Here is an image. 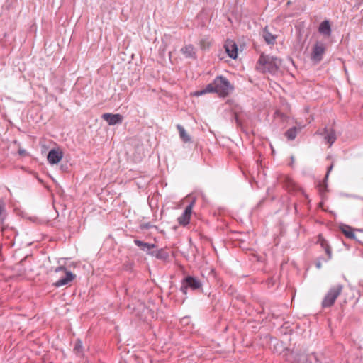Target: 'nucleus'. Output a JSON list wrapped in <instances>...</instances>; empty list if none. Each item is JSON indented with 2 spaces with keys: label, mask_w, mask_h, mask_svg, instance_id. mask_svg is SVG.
Listing matches in <instances>:
<instances>
[{
  "label": "nucleus",
  "mask_w": 363,
  "mask_h": 363,
  "mask_svg": "<svg viewBox=\"0 0 363 363\" xmlns=\"http://www.w3.org/2000/svg\"><path fill=\"white\" fill-rule=\"evenodd\" d=\"M281 64V59L262 52L257 60L256 69L262 73L267 72L272 74H276L279 69Z\"/></svg>",
  "instance_id": "obj_1"
},
{
  "label": "nucleus",
  "mask_w": 363,
  "mask_h": 363,
  "mask_svg": "<svg viewBox=\"0 0 363 363\" xmlns=\"http://www.w3.org/2000/svg\"><path fill=\"white\" fill-rule=\"evenodd\" d=\"M344 285L342 284H336L331 286L322 301V308L332 307L335 304L337 298L342 293Z\"/></svg>",
  "instance_id": "obj_2"
},
{
  "label": "nucleus",
  "mask_w": 363,
  "mask_h": 363,
  "mask_svg": "<svg viewBox=\"0 0 363 363\" xmlns=\"http://www.w3.org/2000/svg\"><path fill=\"white\" fill-rule=\"evenodd\" d=\"M214 84L217 89V94L220 97L228 96L234 90V86L222 75L217 76L214 79Z\"/></svg>",
  "instance_id": "obj_3"
},
{
  "label": "nucleus",
  "mask_w": 363,
  "mask_h": 363,
  "mask_svg": "<svg viewBox=\"0 0 363 363\" xmlns=\"http://www.w3.org/2000/svg\"><path fill=\"white\" fill-rule=\"evenodd\" d=\"M202 288L203 284L199 278L194 276L187 275L182 280L180 291L184 295L186 296L188 289L201 291Z\"/></svg>",
  "instance_id": "obj_4"
},
{
  "label": "nucleus",
  "mask_w": 363,
  "mask_h": 363,
  "mask_svg": "<svg viewBox=\"0 0 363 363\" xmlns=\"http://www.w3.org/2000/svg\"><path fill=\"white\" fill-rule=\"evenodd\" d=\"M55 273H59L60 277L57 281L53 283L55 287H60L69 284L76 277V275L72 272L68 271L64 266H60L56 268Z\"/></svg>",
  "instance_id": "obj_5"
},
{
  "label": "nucleus",
  "mask_w": 363,
  "mask_h": 363,
  "mask_svg": "<svg viewBox=\"0 0 363 363\" xmlns=\"http://www.w3.org/2000/svg\"><path fill=\"white\" fill-rule=\"evenodd\" d=\"M326 48L325 45L320 42H316L313 48L311 54V60L315 64L319 63L322 61L323 55L325 54Z\"/></svg>",
  "instance_id": "obj_6"
},
{
  "label": "nucleus",
  "mask_w": 363,
  "mask_h": 363,
  "mask_svg": "<svg viewBox=\"0 0 363 363\" xmlns=\"http://www.w3.org/2000/svg\"><path fill=\"white\" fill-rule=\"evenodd\" d=\"M311 121L306 120V121H296L295 125L289 128L284 133V136L286 137H294L296 136L298 134H303L302 130L306 126L307 124L310 123Z\"/></svg>",
  "instance_id": "obj_7"
},
{
  "label": "nucleus",
  "mask_w": 363,
  "mask_h": 363,
  "mask_svg": "<svg viewBox=\"0 0 363 363\" xmlns=\"http://www.w3.org/2000/svg\"><path fill=\"white\" fill-rule=\"evenodd\" d=\"M64 155L62 148L57 146L52 148L48 154L47 160L50 164H58L62 159Z\"/></svg>",
  "instance_id": "obj_8"
},
{
  "label": "nucleus",
  "mask_w": 363,
  "mask_h": 363,
  "mask_svg": "<svg viewBox=\"0 0 363 363\" xmlns=\"http://www.w3.org/2000/svg\"><path fill=\"white\" fill-rule=\"evenodd\" d=\"M194 203L195 201L193 200L188 206H186L183 213L177 218V221L180 225L186 226L189 223Z\"/></svg>",
  "instance_id": "obj_9"
},
{
  "label": "nucleus",
  "mask_w": 363,
  "mask_h": 363,
  "mask_svg": "<svg viewBox=\"0 0 363 363\" xmlns=\"http://www.w3.org/2000/svg\"><path fill=\"white\" fill-rule=\"evenodd\" d=\"M225 52L231 59L235 60L238 55V48L237 43L230 39H227L223 45Z\"/></svg>",
  "instance_id": "obj_10"
},
{
  "label": "nucleus",
  "mask_w": 363,
  "mask_h": 363,
  "mask_svg": "<svg viewBox=\"0 0 363 363\" xmlns=\"http://www.w3.org/2000/svg\"><path fill=\"white\" fill-rule=\"evenodd\" d=\"M101 118L110 125L121 124L123 116L120 113H105L101 115Z\"/></svg>",
  "instance_id": "obj_11"
},
{
  "label": "nucleus",
  "mask_w": 363,
  "mask_h": 363,
  "mask_svg": "<svg viewBox=\"0 0 363 363\" xmlns=\"http://www.w3.org/2000/svg\"><path fill=\"white\" fill-rule=\"evenodd\" d=\"M180 52L184 55L186 58L196 60L197 55L196 48L192 44H189L181 48Z\"/></svg>",
  "instance_id": "obj_12"
},
{
  "label": "nucleus",
  "mask_w": 363,
  "mask_h": 363,
  "mask_svg": "<svg viewBox=\"0 0 363 363\" xmlns=\"http://www.w3.org/2000/svg\"><path fill=\"white\" fill-rule=\"evenodd\" d=\"M208 93L217 94V89L216 87V84H214V80L213 81V82L208 84L204 89L197 90L191 93V95L194 96H200Z\"/></svg>",
  "instance_id": "obj_13"
},
{
  "label": "nucleus",
  "mask_w": 363,
  "mask_h": 363,
  "mask_svg": "<svg viewBox=\"0 0 363 363\" xmlns=\"http://www.w3.org/2000/svg\"><path fill=\"white\" fill-rule=\"evenodd\" d=\"M318 30L320 34H322L326 37L330 36L332 30H331V25L330 23V21L327 20V19L323 21L319 24Z\"/></svg>",
  "instance_id": "obj_14"
},
{
  "label": "nucleus",
  "mask_w": 363,
  "mask_h": 363,
  "mask_svg": "<svg viewBox=\"0 0 363 363\" xmlns=\"http://www.w3.org/2000/svg\"><path fill=\"white\" fill-rule=\"evenodd\" d=\"M262 37L267 45H274L276 43L277 35L272 34L268 29V26H265L262 30Z\"/></svg>",
  "instance_id": "obj_15"
},
{
  "label": "nucleus",
  "mask_w": 363,
  "mask_h": 363,
  "mask_svg": "<svg viewBox=\"0 0 363 363\" xmlns=\"http://www.w3.org/2000/svg\"><path fill=\"white\" fill-rule=\"evenodd\" d=\"M318 242L320 245L321 247L325 250V253L328 255V259H330L332 258L331 247L328 243V241L322 236V235H318Z\"/></svg>",
  "instance_id": "obj_16"
},
{
  "label": "nucleus",
  "mask_w": 363,
  "mask_h": 363,
  "mask_svg": "<svg viewBox=\"0 0 363 363\" xmlns=\"http://www.w3.org/2000/svg\"><path fill=\"white\" fill-rule=\"evenodd\" d=\"M147 254L151 255L152 256H155V257L158 259L162 261H167L169 258V253L166 250L162 248L155 252H148Z\"/></svg>",
  "instance_id": "obj_17"
},
{
  "label": "nucleus",
  "mask_w": 363,
  "mask_h": 363,
  "mask_svg": "<svg viewBox=\"0 0 363 363\" xmlns=\"http://www.w3.org/2000/svg\"><path fill=\"white\" fill-rule=\"evenodd\" d=\"M134 243L136 246L139 247L141 250L147 251V253L150 252V250L151 249H153L156 247L155 244H150L137 239L134 240Z\"/></svg>",
  "instance_id": "obj_18"
},
{
  "label": "nucleus",
  "mask_w": 363,
  "mask_h": 363,
  "mask_svg": "<svg viewBox=\"0 0 363 363\" xmlns=\"http://www.w3.org/2000/svg\"><path fill=\"white\" fill-rule=\"evenodd\" d=\"M6 203L3 199H0V227H2L6 216Z\"/></svg>",
  "instance_id": "obj_19"
},
{
  "label": "nucleus",
  "mask_w": 363,
  "mask_h": 363,
  "mask_svg": "<svg viewBox=\"0 0 363 363\" xmlns=\"http://www.w3.org/2000/svg\"><path fill=\"white\" fill-rule=\"evenodd\" d=\"M341 231L347 238L355 239V235L353 232V230L349 225H344L342 227H341Z\"/></svg>",
  "instance_id": "obj_20"
},
{
  "label": "nucleus",
  "mask_w": 363,
  "mask_h": 363,
  "mask_svg": "<svg viewBox=\"0 0 363 363\" xmlns=\"http://www.w3.org/2000/svg\"><path fill=\"white\" fill-rule=\"evenodd\" d=\"M302 363H320V360L314 353L303 357Z\"/></svg>",
  "instance_id": "obj_21"
},
{
  "label": "nucleus",
  "mask_w": 363,
  "mask_h": 363,
  "mask_svg": "<svg viewBox=\"0 0 363 363\" xmlns=\"http://www.w3.org/2000/svg\"><path fill=\"white\" fill-rule=\"evenodd\" d=\"M234 120H235V123H236V125H237V127H238V128H240L241 129V130H242L244 133H245L247 135H248V133H247V131L246 130V129H245V126H244V125H243V123H242V122L241 119H240V117L238 116V115H237V114H235V115H234Z\"/></svg>",
  "instance_id": "obj_22"
},
{
  "label": "nucleus",
  "mask_w": 363,
  "mask_h": 363,
  "mask_svg": "<svg viewBox=\"0 0 363 363\" xmlns=\"http://www.w3.org/2000/svg\"><path fill=\"white\" fill-rule=\"evenodd\" d=\"M199 45H200V48L202 50L206 51V50H209V48L211 45V42L208 41L206 39H201L199 41Z\"/></svg>",
  "instance_id": "obj_23"
},
{
  "label": "nucleus",
  "mask_w": 363,
  "mask_h": 363,
  "mask_svg": "<svg viewBox=\"0 0 363 363\" xmlns=\"http://www.w3.org/2000/svg\"><path fill=\"white\" fill-rule=\"evenodd\" d=\"M82 342L80 340H77L74 344V352L77 354H82Z\"/></svg>",
  "instance_id": "obj_24"
},
{
  "label": "nucleus",
  "mask_w": 363,
  "mask_h": 363,
  "mask_svg": "<svg viewBox=\"0 0 363 363\" xmlns=\"http://www.w3.org/2000/svg\"><path fill=\"white\" fill-rule=\"evenodd\" d=\"M177 128L179 132V136H189L186 133V130L184 128V127L179 124H178L177 125Z\"/></svg>",
  "instance_id": "obj_25"
},
{
  "label": "nucleus",
  "mask_w": 363,
  "mask_h": 363,
  "mask_svg": "<svg viewBox=\"0 0 363 363\" xmlns=\"http://www.w3.org/2000/svg\"><path fill=\"white\" fill-rule=\"evenodd\" d=\"M153 227H155V226L153 225H152L150 222L145 223H142L140 225V228L141 230H147V229H150Z\"/></svg>",
  "instance_id": "obj_26"
},
{
  "label": "nucleus",
  "mask_w": 363,
  "mask_h": 363,
  "mask_svg": "<svg viewBox=\"0 0 363 363\" xmlns=\"http://www.w3.org/2000/svg\"><path fill=\"white\" fill-rule=\"evenodd\" d=\"M324 130H325V134L323 136H328V137L336 136L335 133L333 130H328L327 128H325Z\"/></svg>",
  "instance_id": "obj_27"
},
{
  "label": "nucleus",
  "mask_w": 363,
  "mask_h": 363,
  "mask_svg": "<svg viewBox=\"0 0 363 363\" xmlns=\"http://www.w3.org/2000/svg\"><path fill=\"white\" fill-rule=\"evenodd\" d=\"M280 182L283 184L284 186L286 188V182H288L289 184L291 183L290 179L286 178V176H283L280 178Z\"/></svg>",
  "instance_id": "obj_28"
},
{
  "label": "nucleus",
  "mask_w": 363,
  "mask_h": 363,
  "mask_svg": "<svg viewBox=\"0 0 363 363\" xmlns=\"http://www.w3.org/2000/svg\"><path fill=\"white\" fill-rule=\"evenodd\" d=\"M337 138H325V142L329 145V147L335 141Z\"/></svg>",
  "instance_id": "obj_29"
},
{
  "label": "nucleus",
  "mask_w": 363,
  "mask_h": 363,
  "mask_svg": "<svg viewBox=\"0 0 363 363\" xmlns=\"http://www.w3.org/2000/svg\"><path fill=\"white\" fill-rule=\"evenodd\" d=\"M274 114L275 116L280 117L282 120L286 118V116L279 110H277Z\"/></svg>",
  "instance_id": "obj_30"
},
{
  "label": "nucleus",
  "mask_w": 363,
  "mask_h": 363,
  "mask_svg": "<svg viewBox=\"0 0 363 363\" xmlns=\"http://www.w3.org/2000/svg\"><path fill=\"white\" fill-rule=\"evenodd\" d=\"M333 167V164H331L328 167V170H327V172H326V174H325V182H326V180L328 179V175H329V173L330 172V171L332 170Z\"/></svg>",
  "instance_id": "obj_31"
},
{
  "label": "nucleus",
  "mask_w": 363,
  "mask_h": 363,
  "mask_svg": "<svg viewBox=\"0 0 363 363\" xmlns=\"http://www.w3.org/2000/svg\"><path fill=\"white\" fill-rule=\"evenodd\" d=\"M18 152L19 155L23 156V157H24V156L28 155L26 151L25 150H23V149H21V148H19Z\"/></svg>",
  "instance_id": "obj_32"
},
{
  "label": "nucleus",
  "mask_w": 363,
  "mask_h": 363,
  "mask_svg": "<svg viewBox=\"0 0 363 363\" xmlns=\"http://www.w3.org/2000/svg\"><path fill=\"white\" fill-rule=\"evenodd\" d=\"M184 143H189V142H191V138H182Z\"/></svg>",
  "instance_id": "obj_33"
},
{
  "label": "nucleus",
  "mask_w": 363,
  "mask_h": 363,
  "mask_svg": "<svg viewBox=\"0 0 363 363\" xmlns=\"http://www.w3.org/2000/svg\"><path fill=\"white\" fill-rule=\"evenodd\" d=\"M233 291H234V289L232 286H230V288L228 289V292L230 294H233Z\"/></svg>",
  "instance_id": "obj_34"
},
{
  "label": "nucleus",
  "mask_w": 363,
  "mask_h": 363,
  "mask_svg": "<svg viewBox=\"0 0 363 363\" xmlns=\"http://www.w3.org/2000/svg\"><path fill=\"white\" fill-rule=\"evenodd\" d=\"M316 267L318 269H320L321 267V263L320 262H317L316 263Z\"/></svg>",
  "instance_id": "obj_35"
},
{
  "label": "nucleus",
  "mask_w": 363,
  "mask_h": 363,
  "mask_svg": "<svg viewBox=\"0 0 363 363\" xmlns=\"http://www.w3.org/2000/svg\"><path fill=\"white\" fill-rule=\"evenodd\" d=\"M291 164L294 162V156L291 157Z\"/></svg>",
  "instance_id": "obj_36"
},
{
  "label": "nucleus",
  "mask_w": 363,
  "mask_h": 363,
  "mask_svg": "<svg viewBox=\"0 0 363 363\" xmlns=\"http://www.w3.org/2000/svg\"><path fill=\"white\" fill-rule=\"evenodd\" d=\"M288 138V140H294L295 138L291 137V138Z\"/></svg>",
  "instance_id": "obj_37"
},
{
  "label": "nucleus",
  "mask_w": 363,
  "mask_h": 363,
  "mask_svg": "<svg viewBox=\"0 0 363 363\" xmlns=\"http://www.w3.org/2000/svg\"><path fill=\"white\" fill-rule=\"evenodd\" d=\"M324 188H325V189L326 190V188H327V184H326V183H325V184H324Z\"/></svg>",
  "instance_id": "obj_38"
}]
</instances>
